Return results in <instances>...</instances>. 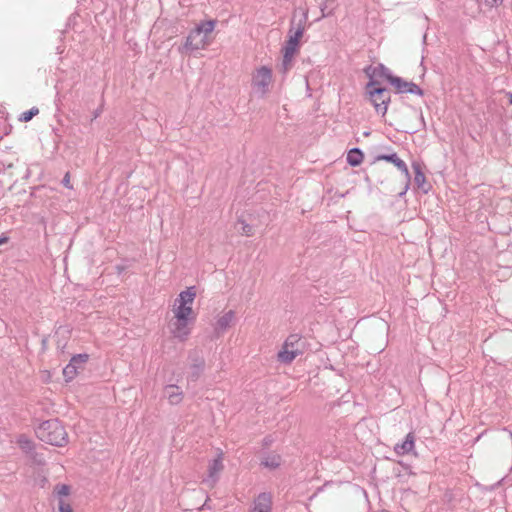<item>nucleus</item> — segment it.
<instances>
[{
    "label": "nucleus",
    "mask_w": 512,
    "mask_h": 512,
    "mask_svg": "<svg viewBox=\"0 0 512 512\" xmlns=\"http://www.w3.org/2000/svg\"><path fill=\"white\" fill-rule=\"evenodd\" d=\"M215 21H203L194 28L186 38L182 52L191 53L206 49L213 41Z\"/></svg>",
    "instance_id": "obj_1"
},
{
    "label": "nucleus",
    "mask_w": 512,
    "mask_h": 512,
    "mask_svg": "<svg viewBox=\"0 0 512 512\" xmlns=\"http://www.w3.org/2000/svg\"><path fill=\"white\" fill-rule=\"evenodd\" d=\"M36 434L41 441L58 447L66 446L69 442L64 425L57 419L47 420L40 424Z\"/></svg>",
    "instance_id": "obj_2"
},
{
    "label": "nucleus",
    "mask_w": 512,
    "mask_h": 512,
    "mask_svg": "<svg viewBox=\"0 0 512 512\" xmlns=\"http://www.w3.org/2000/svg\"><path fill=\"white\" fill-rule=\"evenodd\" d=\"M196 297L197 288L195 286L186 287L173 300L170 308L171 314L197 319V312L194 309Z\"/></svg>",
    "instance_id": "obj_3"
},
{
    "label": "nucleus",
    "mask_w": 512,
    "mask_h": 512,
    "mask_svg": "<svg viewBox=\"0 0 512 512\" xmlns=\"http://www.w3.org/2000/svg\"><path fill=\"white\" fill-rule=\"evenodd\" d=\"M196 319L173 315L168 320V330L171 337L179 342H185L192 333Z\"/></svg>",
    "instance_id": "obj_4"
},
{
    "label": "nucleus",
    "mask_w": 512,
    "mask_h": 512,
    "mask_svg": "<svg viewBox=\"0 0 512 512\" xmlns=\"http://www.w3.org/2000/svg\"><path fill=\"white\" fill-rule=\"evenodd\" d=\"M303 37V29L298 28L294 33L288 36L281 52H282V64L281 70L283 73L289 71L293 65L295 56L299 53L300 41Z\"/></svg>",
    "instance_id": "obj_5"
},
{
    "label": "nucleus",
    "mask_w": 512,
    "mask_h": 512,
    "mask_svg": "<svg viewBox=\"0 0 512 512\" xmlns=\"http://www.w3.org/2000/svg\"><path fill=\"white\" fill-rule=\"evenodd\" d=\"M366 93L375 110L384 116L387 113L388 104L390 103L388 91L379 87L378 82L371 77L366 85Z\"/></svg>",
    "instance_id": "obj_6"
},
{
    "label": "nucleus",
    "mask_w": 512,
    "mask_h": 512,
    "mask_svg": "<svg viewBox=\"0 0 512 512\" xmlns=\"http://www.w3.org/2000/svg\"><path fill=\"white\" fill-rule=\"evenodd\" d=\"M303 353V342L298 334L289 335L277 353V360L284 364H290L296 357Z\"/></svg>",
    "instance_id": "obj_7"
},
{
    "label": "nucleus",
    "mask_w": 512,
    "mask_h": 512,
    "mask_svg": "<svg viewBox=\"0 0 512 512\" xmlns=\"http://www.w3.org/2000/svg\"><path fill=\"white\" fill-rule=\"evenodd\" d=\"M273 84L272 68L262 65L256 67L251 73V87L259 95L269 93Z\"/></svg>",
    "instance_id": "obj_8"
},
{
    "label": "nucleus",
    "mask_w": 512,
    "mask_h": 512,
    "mask_svg": "<svg viewBox=\"0 0 512 512\" xmlns=\"http://www.w3.org/2000/svg\"><path fill=\"white\" fill-rule=\"evenodd\" d=\"M224 460L225 454L222 450H218L215 457L209 460L207 465V480L212 484H215L219 480V477L225 468Z\"/></svg>",
    "instance_id": "obj_9"
},
{
    "label": "nucleus",
    "mask_w": 512,
    "mask_h": 512,
    "mask_svg": "<svg viewBox=\"0 0 512 512\" xmlns=\"http://www.w3.org/2000/svg\"><path fill=\"white\" fill-rule=\"evenodd\" d=\"M379 70L381 75L395 88L396 92L404 93V92H412L413 87L415 86L413 83L404 81L400 77L393 76L386 72L384 66H380L374 69V73Z\"/></svg>",
    "instance_id": "obj_10"
},
{
    "label": "nucleus",
    "mask_w": 512,
    "mask_h": 512,
    "mask_svg": "<svg viewBox=\"0 0 512 512\" xmlns=\"http://www.w3.org/2000/svg\"><path fill=\"white\" fill-rule=\"evenodd\" d=\"M89 360V355L84 354H77L74 355L70 362L66 365V367L63 369V376L66 382L72 381L79 373L78 367L76 366V362H87Z\"/></svg>",
    "instance_id": "obj_11"
},
{
    "label": "nucleus",
    "mask_w": 512,
    "mask_h": 512,
    "mask_svg": "<svg viewBox=\"0 0 512 512\" xmlns=\"http://www.w3.org/2000/svg\"><path fill=\"white\" fill-rule=\"evenodd\" d=\"M236 322V312L234 310H228L218 316L215 323V330L223 333Z\"/></svg>",
    "instance_id": "obj_12"
},
{
    "label": "nucleus",
    "mask_w": 512,
    "mask_h": 512,
    "mask_svg": "<svg viewBox=\"0 0 512 512\" xmlns=\"http://www.w3.org/2000/svg\"><path fill=\"white\" fill-rule=\"evenodd\" d=\"M376 161H387L392 163L395 167H397L398 170H400L404 174L405 180L407 182L410 180V173L406 163L402 159H400L396 153L390 155H378L376 157Z\"/></svg>",
    "instance_id": "obj_13"
},
{
    "label": "nucleus",
    "mask_w": 512,
    "mask_h": 512,
    "mask_svg": "<svg viewBox=\"0 0 512 512\" xmlns=\"http://www.w3.org/2000/svg\"><path fill=\"white\" fill-rule=\"evenodd\" d=\"M272 510V497L268 493H261L254 500L250 512H271Z\"/></svg>",
    "instance_id": "obj_14"
},
{
    "label": "nucleus",
    "mask_w": 512,
    "mask_h": 512,
    "mask_svg": "<svg viewBox=\"0 0 512 512\" xmlns=\"http://www.w3.org/2000/svg\"><path fill=\"white\" fill-rule=\"evenodd\" d=\"M164 394L171 405H178L184 399V393L177 385H167L164 388Z\"/></svg>",
    "instance_id": "obj_15"
},
{
    "label": "nucleus",
    "mask_w": 512,
    "mask_h": 512,
    "mask_svg": "<svg viewBox=\"0 0 512 512\" xmlns=\"http://www.w3.org/2000/svg\"><path fill=\"white\" fill-rule=\"evenodd\" d=\"M415 447V437L412 433H408L405 441L401 444H396L394 447V451L397 455L403 456L408 454L414 450Z\"/></svg>",
    "instance_id": "obj_16"
},
{
    "label": "nucleus",
    "mask_w": 512,
    "mask_h": 512,
    "mask_svg": "<svg viewBox=\"0 0 512 512\" xmlns=\"http://www.w3.org/2000/svg\"><path fill=\"white\" fill-rule=\"evenodd\" d=\"M72 492V488L70 485L59 483L54 486L52 491L53 499L56 500H63V499H70V495Z\"/></svg>",
    "instance_id": "obj_17"
},
{
    "label": "nucleus",
    "mask_w": 512,
    "mask_h": 512,
    "mask_svg": "<svg viewBox=\"0 0 512 512\" xmlns=\"http://www.w3.org/2000/svg\"><path fill=\"white\" fill-rule=\"evenodd\" d=\"M282 458L277 453L267 454L261 461V465L269 469H277L281 466Z\"/></svg>",
    "instance_id": "obj_18"
},
{
    "label": "nucleus",
    "mask_w": 512,
    "mask_h": 512,
    "mask_svg": "<svg viewBox=\"0 0 512 512\" xmlns=\"http://www.w3.org/2000/svg\"><path fill=\"white\" fill-rule=\"evenodd\" d=\"M346 159H347V162L349 165L356 167V166H359L363 162L364 155L359 149L353 148V149L349 150V152L347 153Z\"/></svg>",
    "instance_id": "obj_19"
},
{
    "label": "nucleus",
    "mask_w": 512,
    "mask_h": 512,
    "mask_svg": "<svg viewBox=\"0 0 512 512\" xmlns=\"http://www.w3.org/2000/svg\"><path fill=\"white\" fill-rule=\"evenodd\" d=\"M59 512H74L71 499L56 500Z\"/></svg>",
    "instance_id": "obj_20"
},
{
    "label": "nucleus",
    "mask_w": 512,
    "mask_h": 512,
    "mask_svg": "<svg viewBox=\"0 0 512 512\" xmlns=\"http://www.w3.org/2000/svg\"><path fill=\"white\" fill-rule=\"evenodd\" d=\"M38 113H39V109H38V108H36V107H33V108H31L30 110L23 112V113L20 115L19 120H20V121H22V122H28V121H30L34 116L38 115Z\"/></svg>",
    "instance_id": "obj_21"
},
{
    "label": "nucleus",
    "mask_w": 512,
    "mask_h": 512,
    "mask_svg": "<svg viewBox=\"0 0 512 512\" xmlns=\"http://www.w3.org/2000/svg\"><path fill=\"white\" fill-rule=\"evenodd\" d=\"M426 181V177L424 173H422L420 170H417L415 173V182L416 184L421 187Z\"/></svg>",
    "instance_id": "obj_22"
},
{
    "label": "nucleus",
    "mask_w": 512,
    "mask_h": 512,
    "mask_svg": "<svg viewBox=\"0 0 512 512\" xmlns=\"http://www.w3.org/2000/svg\"><path fill=\"white\" fill-rule=\"evenodd\" d=\"M18 444L20 445L21 448L23 449H26V448H30L31 447V441L24 437V436H21L19 439H18Z\"/></svg>",
    "instance_id": "obj_23"
},
{
    "label": "nucleus",
    "mask_w": 512,
    "mask_h": 512,
    "mask_svg": "<svg viewBox=\"0 0 512 512\" xmlns=\"http://www.w3.org/2000/svg\"><path fill=\"white\" fill-rule=\"evenodd\" d=\"M241 230H242V234H244L246 236H251V235H253V232H254L253 227L251 225L245 224V223H243Z\"/></svg>",
    "instance_id": "obj_24"
},
{
    "label": "nucleus",
    "mask_w": 512,
    "mask_h": 512,
    "mask_svg": "<svg viewBox=\"0 0 512 512\" xmlns=\"http://www.w3.org/2000/svg\"><path fill=\"white\" fill-rule=\"evenodd\" d=\"M504 0H484L485 4L489 7H497L503 3Z\"/></svg>",
    "instance_id": "obj_25"
},
{
    "label": "nucleus",
    "mask_w": 512,
    "mask_h": 512,
    "mask_svg": "<svg viewBox=\"0 0 512 512\" xmlns=\"http://www.w3.org/2000/svg\"><path fill=\"white\" fill-rule=\"evenodd\" d=\"M63 183L66 187L68 188H72L71 184H70V175L69 173H67L63 179Z\"/></svg>",
    "instance_id": "obj_26"
},
{
    "label": "nucleus",
    "mask_w": 512,
    "mask_h": 512,
    "mask_svg": "<svg viewBox=\"0 0 512 512\" xmlns=\"http://www.w3.org/2000/svg\"><path fill=\"white\" fill-rule=\"evenodd\" d=\"M9 238L7 236L0 237V245L6 244Z\"/></svg>",
    "instance_id": "obj_27"
},
{
    "label": "nucleus",
    "mask_w": 512,
    "mask_h": 512,
    "mask_svg": "<svg viewBox=\"0 0 512 512\" xmlns=\"http://www.w3.org/2000/svg\"><path fill=\"white\" fill-rule=\"evenodd\" d=\"M85 363H86V362H78V361L76 362V366L78 367V371H79L80 369H82V366H83Z\"/></svg>",
    "instance_id": "obj_28"
},
{
    "label": "nucleus",
    "mask_w": 512,
    "mask_h": 512,
    "mask_svg": "<svg viewBox=\"0 0 512 512\" xmlns=\"http://www.w3.org/2000/svg\"><path fill=\"white\" fill-rule=\"evenodd\" d=\"M85 363H86V362H78V361L76 362V366L78 367V371H79L80 369H82V366H83Z\"/></svg>",
    "instance_id": "obj_29"
},
{
    "label": "nucleus",
    "mask_w": 512,
    "mask_h": 512,
    "mask_svg": "<svg viewBox=\"0 0 512 512\" xmlns=\"http://www.w3.org/2000/svg\"><path fill=\"white\" fill-rule=\"evenodd\" d=\"M509 102L512 105V93L509 95Z\"/></svg>",
    "instance_id": "obj_30"
}]
</instances>
